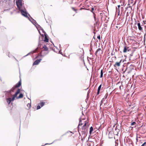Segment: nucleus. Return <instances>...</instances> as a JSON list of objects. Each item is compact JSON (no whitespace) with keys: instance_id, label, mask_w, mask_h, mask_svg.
I'll use <instances>...</instances> for the list:
<instances>
[{"instance_id":"obj_1","label":"nucleus","mask_w":146,"mask_h":146,"mask_svg":"<svg viewBox=\"0 0 146 146\" xmlns=\"http://www.w3.org/2000/svg\"><path fill=\"white\" fill-rule=\"evenodd\" d=\"M22 0H17L16 3L19 11L21 12L22 15L26 17H28V15L30 17V15L27 13L25 8L22 3Z\"/></svg>"},{"instance_id":"obj_2","label":"nucleus","mask_w":146,"mask_h":146,"mask_svg":"<svg viewBox=\"0 0 146 146\" xmlns=\"http://www.w3.org/2000/svg\"><path fill=\"white\" fill-rule=\"evenodd\" d=\"M20 89H18L16 93L13 95L12 98H9L6 99L7 102L8 104H10L11 101H13L15 100V98L17 97V95L20 93Z\"/></svg>"},{"instance_id":"obj_3","label":"nucleus","mask_w":146,"mask_h":146,"mask_svg":"<svg viewBox=\"0 0 146 146\" xmlns=\"http://www.w3.org/2000/svg\"><path fill=\"white\" fill-rule=\"evenodd\" d=\"M48 52L47 51H45L44 50H42L40 52V57H43L48 54Z\"/></svg>"},{"instance_id":"obj_4","label":"nucleus","mask_w":146,"mask_h":146,"mask_svg":"<svg viewBox=\"0 0 146 146\" xmlns=\"http://www.w3.org/2000/svg\"><path fill=\"white\" fill-rule=\"evenodd\" d=\"M122 61V60L121 59L120 60L119 62H115V64L114 65V66L115 68L117 67V66H119L121 65V63Z\"/></svg>"},{"instance_id":"obj_5","label":"nucleus","mask_w":146,"mask_h":146,"mask_svg":"<svg viewBox=\"0 0 146 146\" xmlns=\"http://www.w3.org/2000/svg\"><path fill=\"white\" fill-rule=\"evenodd\" d=\"M31 19L32 20L31 23L34 25L36 27L37 26L40 27V25H39L36 23V21L33 19L32 18H31Z\"/></svg>"},{"instance_id":"obj_6","label":"nucleus","mask_w":146,"mask_h":146,"mask_svg":"<svg viewBox=\"0 0 146 146\" xmlns=\"http://www.w3.org/2000/svg\"><path fill=\"white\" fill-rule=\"evenodd\" d=\"M42 60L41 59H37L33 63V65H38L40 61Z\"/></svg>"},{"instance_id":"obj_7","label":"nucleus","mask_w":146,"mask_h":146,"mask_svg":"<svg viewBox=\"0 0 146 146\" xmlns=\"http://www.w3.org/2000/svg\"><path fill=\"white\" fill-rule=\"evenodd\" d=\"M38 48H36V50H33V51H31L30 52H29V53H28L27 55L24 56L23 57H26V56H28V55H29V54H33L34 53L36 52V51L38 50Z\"/></svg>"},{"instance_id":"obj_8","label":"nucleus","mask_w":146,"mask_h":146,"mask_svg":"<svg viewBox=\"0 0 146 146\" xmlns=\"http://www.w3.org/2000/svg\"><path fill=\"white\" fill-rule=\"evenodd\" d=\"M137 25L138 26V28L139 30L140 31H142L143 29L141 26H142L143 25H142L141 26L140 23H138L137 24Z\"/></svg>"},{"instance_id":"obj_9","label":"nucleus","mask_w":146,"mask_h":146,"mask_svg":"<svg viewBox=\"0 0 146 146\" xmlns=\"http://www.w3.org/2000/svg\"><path fill=\"white\" fill-rule=\"evenodd\" d=\"M21 80H20L16 84V85L15 86L16 88L19 87L21 86Z\"/></svg>"},{"instance_id":"obj_10","label":"nucleus","mask_w":146,"mask_h":146,"mask_svg":"<svg viewBox=\"0 0 146 146\" xmlns=\"http://www.w3.org/2000/svg\"><path fill=\"white\" fill-rule=\"evenodd\" d=\"M16 88L14 86L10 90L7 91V92L8 93H10L11 92H14Z\"/></svg>"},{"instance_id":"obj_11","label":"nucleus","mask_w":146,"mask_h":146,"mask_svg":"<svg viewBox=\"0 0 146 146\" xmlns=\"http://www.w3.org/2000/svg\"><path fill=\"white\" fill-rule=\"evenodd\" d=\"M102 87V84L100 85L98 87V91L97 93V94L96 95V96L97 95H98L100 93V91L101 90V88Z\"/></svg>"},{"instance_id":"obj_12","label":"nucleus","mask_w":146,"mask_h":146,"mask_svg":"<svg viewBox=\"0 0 146 146\" xmlns=\"http://www.w3.org/2000/svg\"><path fill=\"white\" fill-rule=\"evenodd\" d=\"M101 50L100 48H98L96 51L95 55L96 56V57L97 56V54L98 53L99 54H100V52L101 51Z\"/></svg>"},{"instance_id":"obj_13","label":"nucleus","mask_w":146,"mask_h":146,"mask_svg":"<svg viewBox=\"0 0 146 146\" xmlns=\"http://www.w3.org/2000/svg\"><path fill=\"white\" fill-rule=\"evenodd\" d=\"M85 123L84 124V125H83V127H82V129L83 130H83L85 131L86 129V125L87 124V123L85 121Z\"/></svg>"},{"instance_id":"obj_14","label":"nucleus","mask_w":146,"mask_h":146,"mask_svg":"<svg viewBox=\"0 0 146 146\" xmlns=\"http://www.w3.org/2000/svg\"><path fill=\"white\" fill-rule=\"evenodd\" d=\"M46 33H45V34H44L45 35V37H44V41L45 42H47L48 41V39L46 35Z\"/></svg>"},{"instance_id":"obj_15","label":"nucleus","mask_w":146,"mask_h":146,"mask_svg":"<svg viewBox=\"0 0 146 146\" xmlns=\"http://www.w3.org/2000/svg\"><path fill=\"white\" fill-rule=\"evenodd\" d=\"M42 48H43L44 49V50L45 51H48V49L47 47L46 46V45H44L42 47Z\"/></svg>"},{"instance_id":"obj_16","label":"nucleus","mask_w":146,"mask_h":146,"mask_svg":"<svg viewBox=\"0 0 146 146\" xmlns=\"http://www.w3.org/2000/svg\"><path fill=\"white\" fill-rule=\"evenodd\" d=\"M23 97V94H22L21 93L19 95L18 97L17 96V97H16V98L17 99H18L22 98Z\"/></svg>"},{"instance_id":"obj_17","label":"nucleus","mask_w":146,"mask_h":146,"mask_svg":"<svg viewBox=\"0 0 146 146\" xmlns=\"http://www.w3.org/2000/svg\"><path fill=\"white\" fill-rule=\"evenodd\" d=\"M129 48L128 47H127L126 46H125L123 50V52H127L128 48Z\"/></svg>"},{"instance_id":"obj_18","label":"nucleus","mask_w":146,"mask_h":146,"mask_svg":"<svg viewBox=\"0 0 146 146\" xmlns=\"http://www.w3.org/2000/svg\"><path fill=\"white\" fill-rule=\"evenodd\" d=\"M93 127L92 126L91 127L90 129V131H89V133L90 134H91L92 133V131H93Z\"/></svg>"},{"instance_id":"obj_19","label":"nucleus","mask_w":146,"mask_h":146,"mask_svg":"<svg viewBox=\"0 0 146 146\" xmlns=\"http://www.w3.org/2000/svg\"><path fill=\"white\" fill-rule=\"evenodd\" d=\"M82 125V120L81 119V118H80L79 119V125L78 126V128H79V126L80 125Z\"/></svg>"},{"instance_id":"obj_20","label":"nucleus","mask_w":146,"mask_h":146,"mask_svg":"<svg viewBox=\"0 0 146 146\" xmlns=\"http://www.w3.org/2000/svg\"><path fill=\"white\" fill-rule=\"evenodd\" d=\"M103 70H101L100 72V77L102 78L103 77Z\"/></svg>"},{"instance_id":"obj_21","label":"nucleus","mask_w":146,"mask_h":146,"mask_svg":"<svg viewBox=\"0 0 146 146\" xmlns=\"http://www.w3.org/2000/svg\"><path fill=\"white\" fill-rule=\"evenodd\" d=\"M45 104V103L42 102L40 103V105L41 106V107H42Z\"/></svg>"},{"instance_id":"obj_22","label":"nucleus","mask_w":146,"mask_h":146,"mask_svg":"<svg viewBox=\"0 0 146 146\" xmlns=\"http://www.w3.org/2000/svg\"><path fill=\"white\" fill-rule=\"evenodd\" d=\"M108 95V93H106L104 98L105 100L107 98Z\"/></svg>"},{"instance_id":"obj_23","label":"nucleus","mask_w":146,"mask_h":146,"mask_svg":"<svg viewBox=\"0 0 146 146\" xmlns=\"http://www.w3.org/2000/svg\"><path fill=\"white\" fill-rule=\"evenodd\" d=\"M7 54H8V56L9 58L12 57V55L10 54L9 52H8Z\"/></svg>"},{"instance_id":"obj_24","label":"nucleus","mask_w":146,"mask_h":146,"mask_svg":"<svg viewBox=\"0 0 146 146\" xmlns=\"http://www.w3.org/2000/svg\"><path fill=\"white\" fill-rule=\"evenodd\" d=\"M72 10L74 11H75V12L76 13H77V9H75L73 7H72Z\"/></svg>"},{"instance_id":"obj_25","label":"nucleus","mask_w":146,"mask_h":146,"mask_svg":"<svg viewBox=\"0 0 146 146\" xmlns=\"http://www.w3.org/2000/svg\"><path fill=\"white\" fill-rule=\"evenodd\" d=\"M94 8L93 7H92L91 11V12H92L93 13L94 15V13L93 11H94Z\"/></svg>"},{"instance_id":"obj_26","label":"nucleus","mask_w":146,"mask_h":146,"mask_svg":"<svg viewBox=\"0 0 146 146\" xmlns=\"http://www.w3.org/2000/svg\"><path fill=\"white\" fill-rule=\"evenodd\" d=\"M136 124V123L135 122H133L131 123V125H135Z\"/></svg>"},{"instance_id":"obj_27","label":"nucleus","mask_w":146,"mask_h":146,"mask_svg":"<svg viewBox=\"0 0 146 146\" xmlns=\"http://www.w3.org/2000/svg\"><path fill=\"white\" fill-rule=\"evenodd\" d=\"M105 99L104 98H103L102 99V101H101V104L102 103H103V101H105Z\"/></svg>"},{"instance_id":"obj_28","label":"nucleus","mask_w":146,"mask_h":146,"mask_svg":"<svg viewBox=\"0 0 146 146\" xmlns=\"http://www.w3.org/2000/svg\"><path fill=\"white\" fill-rule=\"evenodd\" d=\"M41 107L39 105H38L37 107V110H38L40 109Z\"/></svg>"},{"instance_id":"obj_29","label":"nucleus","mask_w":146,"mask_h":146,"mask_svg":"<svg viewBox=\"0 0 146 146\" xmlns=\"http://www.w3.org/2000/svg\"><path fill=\"white\" fill-rule=\"evenodd\" d=\"M123 86L121 85V86H119V88L120 89H123Z\"/></svg>"},{"instance_id":"obj_30","label":"nucleus","mask_w":146,"mask_h":146,"mask_svg":"<svg viewBox=\"0 0 146 146\" xmlns=\"http://www.w3.org/2000/svg\"><path fill=\"white\" fill-rule=\"evenodd\" d=\"M27 18H28V19L31 22L32 20H31V18H32V17H31V18H30L28 17H27Z\"/></svg>"},{"instance_id":"obj_31","label":"nucleus","mask_w":146,"mask_h":146,"mask_svg":"<svg viewBox=\"0 0 146 146\" xmlns=\"http://www.w3.org/2000/svg\"><path fill=\"white\" fill-rule=\"evenodd\" d=\"M27 106L29 107H31V104L29 103L27 104Z\"/></svg>"},{"instance_id":"obj_32","label":"nucleus","mask_w":146,"mask_h":146,"mask_svg":"<svg viewBox=\"0 0 146 146\" xmlns=\"http://www.w3.org/2000/svg\"><path fill=\"white\" fill-rule=\"evenodd\" d=\"M97 38H98L99 40L100 39V35H99L97 36Z\"/></svg>"},{"instance_id":"obj_33","label":"nucleus","mask_w":146,"mask_h":146,"mask_svg":"<svg viewBox=\"0 0 146 146\" xmlns=\"http://www.w3.org/2000/svg\"><path fill=\"white\" fill-rule=\"evenodd\" d=\"M53 142L52 143H46L45 144V145H49V144H51L52 143H53Z\"/></svg>"},{"instance_id":"obj_34","label":"nucleus","mask_w":146,"mask_h":146,"mask_svg":"<svg viewBox=\"0 0 146 146\" xmlns=\"http://www.w3.org/2000/svg\"><path fill=\"white\" fill-rule=\"evenodd\" d=\"M143 144H145V145H144V146H146V142H144Z\"/></svg>"},{"instance_id":"obj_35","label":"nucleus","mask_w":146,"mask_h":146,"mask_svg":"<svg viewBox=\"0 0 146 146\" xmlns=\"http://www.w3.org/2000/svg\"><path fill=\"white\" fill-rule=\"evenodd\" d=\"M145 144H143V143L142 144V145H141V146H144V145H145Z\"/></svg>"},{"instance_id":"obj_36","label":"nucleus","mask_w":146,"mask_h":146,"mask_svg":"<svg viewBox=\"0 0 146 146\" xmlns=\"http://www.w3.org/2000/svg\"><path fill=\"white\" fill-rule=\"evenodd\" d=\"M136 140H137V142L138 141V139H137V136Z\"/></svg>"},{"instance_id":"obj_37","label":"nucleus","mask_w":146,"mask_h":146,"mask_svg":"<svg viewBox=\"0 0 146 146\" xmlns=\"http://www.w3.org/2000/svg\"><path fill=\"white\" fill-rule=\"evenodd\" d=\"M70 132L71 133H72V132H71V131H68L67 132V133H68V132Z\"/></svg>"},{"instance_id":"obj_38","label":"nucleus","mask_w":146,"mask_h":146,"mask_svg":"<svg viewBox=\"0 0 146 146\" xmlns=\"http://www.w3.org/2000/svg\"><path fill=\"white\" fill-rule=\"evenodd\" d=\"M120 7V5H118V8H119H119Z\"/></svg>"},{"instance_id":"obj_39","label":"nucleus","mask_w":146,"mask_h":146,"mask_svg":"<svg viewBox=\"0 0 146 146\" xmlns=\"http://www.w3.org/2000/svg\"><path fill=\"white\" fill-rule=\"evenodd\" d=\"M39 56H38L36 57V58H37Z\"/></svg>"},{"instance_id":"obj_40","label":"nucleus","mask_w":146,"mask_h":146,"mask_svg":"<svg viewBox=\"0 0 146 146\" xmlns=\"http://www.w3.org/2000/svg\"><path fill=\"white\" fill-rule=\"evenodd\" d=\"M81 57H82V58H84V56H83V55H82V56H81Z\"/></svg>"},{"instance_id":"obj_41","label":"nucleus","mask_w":146,"mask_h":146,"mask_svg":"<svg viewBox=\"0 0 146 146\" xmlns=\"http://www.w3.org/2000/svg\"><path fill=\"white\" fill-rule=\"evenodd\" d=\"M111 55H114V54L113 53H111Z\"/></svg>"},{"instance_id":"obj_42","label":"nucleus","mask_w":146,"mask_h":146,"mask_svg":"<svg viewBox=\"0 0 146 146\" xmlns=\"http://www.w3.org/2000/svg\"><path fill=\"white\" fill-rule=\"evenodd\" d=\"M114 58H116V57L115 56L114 57Z\"/></svg>"},{"instance_id":"obj_43","label":"nucleus","mask_w":146,"mask_h":146,"mask_svg":"<svg viewBox=\"0 0 146 146\" xmlns=\"http://www.w3.org/2000/svg\"><path fill=\"white\" fill-rule=\"evenodd\" d=\"M129 4H128V6H129Z\"/></svg>"},{"instance_id":"obj_44","label":"nucleus","mask_w":146,"mask_h":146,"mask_svg":"<svg viewBox=\"0 0 146 146\" xmlns=\"http://www.w3.org/2000/svg\"><path fill=\"white\" fill-rule=\"evenodd\" d=\"M129 7H131L130 6H129Z\"/></svg>"},{"instance_id":"obj_45","label":"nucleus","mask_w":146,"mask_h":146,"mask_svg":"<svg viewBox=\"0 0 146 146\" xmlns=\"http://www.w3.org/2000/svg\"><path fill=\"white\" fill-rule=\"evenodd\" d=\"M127 68H126V70H125V72H125L126 71V70Z\"/></svg>"},{"instance_id":"obj_46","label":"nucleus","mask_w":146,"mask_h":146,"mask_svg":"<svg viewBox=\"0 0 146 146\" xmlns=\"http://www.w3.org/2000/svg\"><path fill=\"white\" fill-rule=\"evenodd\" d=\"M60 47V44H59Z\"/></svg>"},{"instance_id":"obj_47","label":"nucleus","mask_w":146,"mask_h":146,"mask_svg":"<svg viewBox=\"0 0 146 146\" xmlns=\"http://www.w3.org/2000/svg\"><path fill=\"white\" fill-rule=\"evenodd\" d=\"M83 119V120H84V119Z\"/></svg>"},{"instance_id":"obj_48","label":"nucleus","mask_w":146,"mask_h":146,"mask_svg":"<svg viewBox=\"0 0 146 146\" xmlns=\"http://www.w3.org/2000/svg\"><path fill=\"white\" fill-rule=\"evenodd\" d=\"M39 44L38 45V46H39Z\"/></svg>"},{"instance_id":"obj_49","label":"nucleus","mask_w":146,"mask_h":146,"mask_svg":"<svg viewBox=\"0 0 146 146\" xmlns=\"http://www.w3.org/2000/svg\"><path fill=\"white\" fill-rule=\"evenodd\" d=\"M145 27H146V26H145Z\"/></svg>"}]
</instances>
